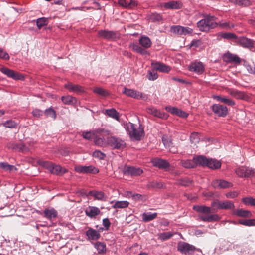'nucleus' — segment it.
Wrapping results in <instances>:
<instances>
[{
	"label": "nucleus",
	"instance_id": "obj_36",
	"mask_svg": "<svg viewBox=\"0 0 255 255\" xmlns=\"http://www.w3.org/2000/svg\"><path fill=\"white\" fill-rule=\"evenodd\" d=\"M61 100L66 105H74L77 102V100L75 97L69 95L62 96Z\"/></svg>",
	"mask_w": 255,
	"mask_h": 255
},
{
	"label": "nucleus",
	"instance_id": "obj_53",
	"mask_svg": "<svg viewBox=\"0 0 255 255\" xmlns=\"http://www.w3.org/2000/svg\"><path fill=\"white\" fill-rule=\"evenodd\" d=\"M165 110L172 114L177 115L180 109L176 107L168 106L165 107Z\"/></svg>",
	"mask_w": 255,
	"mask_h": 255
},
{
	"label": "nucleus",
	"instance_id": "obj_2",
	"mask_svg": "<svg viewBox=\"0 0 255 255\" xmlns=\"http://www.w3.org/2000/svg\"><path fill=\"white\" fill-rule=\"evenodd\" d=\"M216 22V18L212 16H206L197 23V27L202 32H208L210 30L218 26Z\"/></svg>",
	"mask_w": 255,
	"mask_h": 255
},
{
	"label": "nucleus",
	"instance_id": "obj_21",
	"mask_svg": "<svg viewBox=\"0 0 255 255\" xmlns=\"http://www.w3.org/2000/svg\"><path fill=\"white\" fill-rule=\"evenodd\" d=\"M233 215L238 217L249 218L252 216V213L250 211L243 209H235L233 211Z\"/></svg>",
	"mask_w": 255,
	"mask_h": 255
},
{
	"label": "nucleus",
	"instance_id": "obj_4",
	"mask_svg": "<svg viewBox=\"0 0 255 255\" xmlns=\"http://www.w3.org/2000/svg\"><path fill=\"white\" fill-rule=\"evenodd\" d=\"M109 134L108 130L104 129H98L95 131L94 134V142L99 146H105L107 144V137Z\"/></svg>",
	"mask_w": 255,
	"mask_h": 255
},
{
	"label": "nucleus",
	"instance_id": "obj_30",
	"mask_svg": "<svg viewBox=\"0 0 255 255\" xmlns=\"http://www.w3.org/2000/svg\"><path fill=\"white\" fill-rule=\"evenodd\" d=\"M88 195L93 196L96 199L98 200H106V197L105 194L102 191H90L88 193Z\"/></svg>",
	"mask_w": 255,
	"mask_h": 255
},
{
	"label": "nucleus",
	"instance_id": "obj_51",
	"mask_svg": "<svg viewBox=\"0 0 255 255\" xmlns=\"http://www.w3.org/2000/svg\"><path fill=\"white\" fill-rule=\"evenodd\" d=\"M245 177H252L255 175V171L254 169L249 167H245Z\"/></svg>",
	"mask_w": 255,
	"mask_h": 255
},
{
	"label": "nucleus",
	"instance_id": "obj_63",
	"mask_svg": "<svg viewBox=\"0 0 255 255\" xmlns=\"http://www.w3.org/2000/svg\"><path fill=\"white\" fill-rule=\"evenodd\" d=\"M29 150V148L25 146L24 144L21 143L19 144V150L18 151L26 153L28 152Z\"/></svg>",
	"mask_w": 255,
	"mask_h": 255
},
{
	"label": "nucleus",
	"instance_id": "obj_3",
	"mask_svg": "<svg viewBox=\"0 0 255 255\" xmlns=\"http://www.w3.org/2000/svg\"><path fill=\"white\" fill-rule=\"evenodd\" d=\"M126 128L128 132L130 137L136 140H140L143 135V129L140 128H137V126L133 123L128 122L126 125Z\"/></svg>",
	"mask_w": 255,
	"mask_h": 255
},
{
	"label": "nucleus",
	"instance_id": "obj_52",
	"mask_svg": "<svg viewBox=\"0 0 255 255\" xmlns=\"http://www.w3.org/2000/svg\"><path fill=\"white\" fill-rule=\"evenodd\" d=\"M129 196L135 201H142L144 198L142 195L137 193H132V192L129 193Z\"/></svg>",
	"mask_w": 255,
	"mask_h": 255
},
{
	"label": "nucleus",
	"instance_id": "obj_57",
	"mask_svg": "<svg viewBox=\"0 0 255 255\" xmlns=\"http://www.w3.org/2000/svg\"><path fill=\"white\" fill-rule=\"evenodd\" d=\"M93 156L94 157L99 158L100 159H104L106 157V155L99 150H96L93 153Z\"/></svg>",
	"mask_w": 255,
	"mask_h": 255
},
{
	"label": "nucleus",
	"instance_id": "obj_46",
	"mask_svg": "<svg viewBox=\"0 0 255 255\" xmlns=\"http://www.w3.org/2000/svg\"><path fill=\"white\" fill-rule=\"evenodd\" d=\"M239 223L247 226H255V219H248V220H243L240 219L239 220Z\"/></svg>",
	"mask_w": 255,
	"mask_h": 255
},
{
	"label": "nucleus",
	"instance_id": "obj_54",
	"mask_svg": "<svg viewBox=\"0 0 255 255\" xmlns=\"http://www.w3.org/2000/svg\"><path fill=\"white\" fill-rule=\"evenodd\" d=\"M221 37L227 39H235L237 38V36L235 34L230 32L222 33Z\"/></svg>",
	"mask_w": 255,
	"mask_h": 255
},
{
	"label": "nucleus",
	"instance_id": "obj_14",
	"mask_svg": "<svg viewBox=\"0 0 255 255\" xmlns=\"http://www.w3.org/2000/svg\"><path fill=\"white\" fill-rule=\"evenodd\" d=\"M171 31L173 33L179 35H186L191 34L192 32V29L189 27L176 25L171 27Z\"/></svg>",
	"mask_w": 255,
	"mask_h": 255
},
{
	"label": "nucleus",
	"instance_id": "obj_37",
	"mask_svg": "<svg viewBox=\"0 0 255 255\" xmlns=\"http://www.w3.org/2000/svg\"><path fill=\"white\" fill-rule=\"evenodd\" d=\"M139 44L144 48H149L152 42L150 39L147 36H142L139 39Z\"/></svg>",
	"mask_w": 255,
	"mask_h": 255
},
{
	"label": "nucleus",
	"instance_id": "obj_61",
	"mask_svg": "<svg viewBox=\"0 0 255 255\" xmlns=\"http://www.w3.org/2000/svg\"><path fill=\"white\" fill-rule=\"evenodd\" d=\"M7 147L8 149H11L13 150L18 151L19 150V144L15 143H9Z\"/></svg>",
	"mask_w": 255,
	"mask_h": 255
},
{
	"label": "nucleus",
	"instance_id": "obj_48",
	"mask_svg": "<svg viewBox=\"0 0 255 255\" xmlns=\"http://www.w3.org/2000/svg\"><path fill=\"white\" fill-rule=\"evenodd\" d=\"M234 3L240 6L247 7L251 5L249 0H235Z\"/></svg>",
	"mask_w": 255,
	"mask_h": 255
},
{
	"label": "nucleus",
	"instance_id": "obj_32",
	"mask_svg": "<svg viewBox=\"0 0 255 255\" xmlns=\"http://www.w3.org/2000/svg\"><path fill=\"white\" fill-rule=\"evenodd\" d=\"M104 113L105 114L108 115L109 117L112 118L118 121H119V113L115 109L111 108L109 109H106Z\"/></svg>",
	"mask_w": 255,
	"mask_h": 255
},
{
	"label": "nucleus",
	"instance_id": "obj_43",
	"mask_svg": "<svg viewBox=\"0 0 255 255\" xmlns=\"http://www.w3.org/2000/svg\"><path fill=\"white\" fill-rule=\"evenodd\" d=\"M182 165L186 168H191L195 167V163L193 160H184L181 161Z\"/></svg>",
	"mask_w": 255,
	"mask_h": 255
},
{
	"label": "nucleus",
	"instance_id": "obj_64",
	"mask_svg": "<svg viewBox=\"0 0 255 255\" xmlns=\"http://www.w3.org/2000/svg\"><path fill=\"white\" fill-rule=\"evenodd\" d=\"M32 113L34 117H39L43 115V112L39 109H36L32 111Z\"/></svg>",
	"mask_w": 255,
	"mask_h": 255
},
{
	"label": "nucleus",
	"instance_id": "obj_47",
	"mask_svg": "<svg viewBox=\"0 0 255 255\" xmlns=\"http://www.w3.org/2000/svg\"><path fill=\"white\" fill-rule=\"evenodd\" d=\"M48 20L46 18L42 17L38 18L36 21V25L40 29L43 26L47 25Z\"/></svg>",
	"mask_w": 255,
	"mask_h": 255
},
{
	"label": "nucleus",
	"instance_id": "obj_60",
	"mask_svg": "<svg viewBox=\"0 0 255 255\" xmlns=\"http://www.w3.org/2000/svg\"><path fill=\"white\" fill-rule=\"evenodd\" d=\"M245 167L238 168L236 170V174L240 177H245Z\"/></svg>",
	"mask_w": 255,
	"mask_h": 255
},
{
	"label": "nucleus",
	"instance_id": "obj_19",
	"mask_svg": "<svg viewBox=\"0 0 255 255\" xmlns=\"http://www.w3.org/2000/svg\"><path fill=\"white\" fill-rule=\"evenodd\" d=\"M212 186L215 188H226L231 186L232 184L224 180H216L212 182Z\"/></svg>",
	"mask_w": 255,
	"mask_h": 255
},
{
	"label": "nucleus",
	"instance_id": "obj_26",
	"mask_svg": "<svg viewBox=\"0 0 255 255\" xmlns=\"http://www.w3.org/2000/svg\"><path fill=\"white\" fill-rule=\"evenodd\" d=\"M153 69L156 71H159L162 72H168L170 70V68L166 65L156 62L153 64Z\"/></svg>",
	"mask_w": 255,
	"mask_h": 255
},
{
	"label": "nucleus",
	"instance_id": "obj_1",
	"mask_svg": "<svg viewBox=\"0 0 255 255\" xmlns=\"http://www.w3.org/2000/svg\"><path fill=\"white\" fill-rule=\"evenodd\" d=\"M193 209L202 214L199 216V218L204 222H213L220 220V217L217 214H210L213 210L209 207L205 206H194Z\"/></svg>",
	"mask_w": 255,
	"mask_h": 255
},
{
	"label": "nucleus",
	"instance_id": "obj_7",
	"mask_svg": "<svg viewBox=\"0 0 255 255\" xmlns=\"http://www.w3.org/2000/svg\"><path fill=\"white\" fill-rule=\"evenodd\" d=\"M123 93L128 96L137 99H141L145 101L148 98L146 95L144 94L141 92L126 87L124 88V90Z\"/></svg>",
	"mask_w": 255,
	"mask_h": 255
},
{
	"label": "nucleus",
	"instance_id": "obj_6",
	"mask_svg": "<svg viewBox=\"0 0 255 255\" xmlns=\"http://www.w3.org/2000/svg\"><path fill=\"white\" fill-rule=\"evenodd\" d=\"M107 144L117 149H122L126 147V143L124 140L114 136L107 137Z\"/></svg>",
	"mask_w": 255,
	"mask_h": 255
},
{
	"label": "nucleus",
	"instance_id": "obj_23",
	"mask_svg": "<svg viewBox=\"0 0 255 255\" xmlns=\"http://www.w3.org/2000/svg\"><path fill=\"white\" fill-rule=\"evenodd\" d=\"M146 111L148 113L155 117L162 119L166 118V116L164 113H162L160 111L153 107H148L146 109Z\"/></svg>",
	"mask_w": 255,
	"mask_h": 255
},
{
	"label": "nucleus",
	"instance_id": "obj_62",
	"mask_svg": "<svg viewBox=\"0 0 255 255\" xmlns=\"http://www.w3.org/2000/svg\"><path fill=\"white\" fill-rule=\"evenodd\" d=\"M0 58H2L6 60H8L9 59V56L8 54L5 52L2 49L0 48Z\"/></svg>",
	"mask_w": 255,
	"mask_h": 255
},
{
	"label": "nucleus",
	"instance_id": "obj_5",
	"mask_svg": "<svg viewBox=\"0 0 255 255\" xmlns=\"http://www.w3.org/2000/svg\"><path fill=\"white\" fill-rule=\"evenodd\" d=\"M42 165L51 173L57 175H62L67 172L66 169L61 167L60 165H55L51 162L44 161Z\"/></svg>",
	"mask_w": 255,
	"mask_h": 255
},
{
	"label": "nucleus",
	"instance_id": "obj_56",
	"mask_svg": "<svg viewBox=\"0 0 255 255\" xmlns=\"http://www.w3.org/2000/svg\"><path fill=\"white\" fill-rule=\"evenodd\" d=\"M190 141L192 143L194 144L198 143L199 141L198 134L195 132L192 133L190 136Z\"/></svg>",
	"mask_w": 255,
	"mask_h": 255
},
{
	"label": "nucleus",
	"instance_id": "obj_17",
	"mask_svg": "<svg viewBox=\"0 0 255 255\" xmlns=\"http://www.w3.org/2000/svg\"><path fill=\"white\" fill-rule=\"evenodd\" d=\"M183 4L179 1H170L164 3L163 6L166 9H179L182 7Z\"/></svg>",
	"mask_w": 255,
	"mask_h": 255
},
{
	"label": "nucleus",
	"instance_id": "obj_44",
	"mask_svg": "<svg viewBox=\"0 0 255 255\" xmlns=\"http://www.w3.org/2000/svg\"><path fill=\"white\" fill-rule=\"evenodd\" d=\"M93 91L97 94L103 97H106L109 95L107 90L101 87H95Z\"/></svg>",
	"mask_w": 255,
	"mask_h": 255
},
{
	"label": "nucleus",
	"instance_id": "obj_12",
	"mask_svg": "<svg viewBox=\"0 0 255 255\" xmlns=\"http://www.w3.org/2000/svg\"><path fill=\"white\" fill-rule=\"evenodd\" d=\"M123 172L126 175L138 176L142 173L143 171L140 168L127 166L123 168Z\"/></svg>",
	"mask_w": 255,
	"mask_h": 255
},
{
	"label": "nucleus",
	"instance_id": "obj_50",
	"mask_svg": "<svg viewBox=\"0 0 255 255\" xmlns=\"http://www.w3.org/2000/svg\"><path fill=\"white\" fill-rule=\"evenodd\" d=\"M44 114L47 117H50L55 119L56 117L55 111L51 108H49L44 111Z\"/></svg>",
	"mask_w": 255,
	"mask_h": 255
},
{
	"label": "nucleus",
	"instance_id": "obj_34",
	"mask_svg": "<svg viewBox=\"0 0 255 255\" xmlns=\"http://www.w3.org/2000/svg\"><path fill=\"white\" fill-rule=\"evenodd\" d=\"M194 161L195 163V167L197 165L204 166L206 165V162L207 161V158L203 156H198L196 157H194Z\"/></svg>",
	"mask_w": 255,
	"mask_h": 255
},
{
	"label": "nucleus",
	"instance_id": "obj_13",
	"mask_svg": "<svg viewBox=\"0 0 255 255\" xmlns=\"http://www.w3.org/2000/svg\"><path fill=\"white\" fill-rule=\"evenodd\" d=\"M75 170L78 173L86 174H96L99 172V170L93 166H77L75 167Z\"/></svg>",
	"mask_w": 255,
	"mask_h": 255
},
{
	"label": "nucleus",
	"instance_id": "obj_22",
	"mask_svg": "<svg viewBox=\"0 0 255 255\" xmlns=\"http://www.w3.org/2000/svg\"><path fill=\"white\" fill-rule=\"evenodd\" d=\"M100 213V209L96 207L89 206L85 210V213L86 215L91 218L96 217Z\"/></svg>",
	"mask_w": 255,
	"mask_h": 255
},
{
	"label": "nucleus",
	"instance_id": "obj_15",
	"mask_svg": "<svg viewBox=\"0 0 255 255\" xmlns=\"http://www.w3.org/2000/svg\"><path fill=\"white\" fill-rule=\"evenodd\" d=\"M151 163L154 166L158 167L160 169L166 170L170 166V164L167 160L159 158L152 159Z\"/></svg>",
	"mask_w": 255,
	"mask_h": 255
},
{
	"label": "nucleus",
	"instance_id": "obj_29",
	"mask_svg": "<svg viewBox=\"0 0 255 255\" xmlns=\"http://www.w3.org/2000/svg\"><path fill=\"white\" fill-rule=\"evenodd\" d=\"M214 98L217 101H220L228 106H233L235 105V102L231 99L227 98L221 95L215 96Z\"/></svg>",
	"mask_w": 255,
	"mask_h": 255
},
{
	"label": "nucleus",
	"instance_id": "obj_8",
	"mask_svg": "<svg viewBox=\"0 0 255 255\" xmlns=\"http://www.w3.org/2000/svg\"><path fill=\"white\" fill-rule=\"evenodd\" d=\"M100 37L108 40H115L120 38V34L118 32L108 30H100L98 31Z\"/></svg>",
	"mask_w": 255,
	"mask_h": 255
},
{
	"label": "nucleus",
	"instance_id": "obj_28",
	"mask_svg": "<svg viewBox=\"0 0 255 255\" xmlns=\"http://www.w3.org/2000/svg\"><path fill=\"white\" fill-rule=\"evenodd\" d=\"M214 98L217 101H220L228 106H233L235 105V102L231 99L227 98L221 95L215 96Z\"/></svg>",
	"mask_w": 255,
	"mask_h": 255
},
{
	"label": "nucleus",
	"instance_id": "obj_9",
	"mask_svg": "<svg viewBox=\"0 0 255 255\" xmlns=\"http://www.w3.org/2000/svg\"><path fill=\"white\" fill-rule=\"evenodd\" d=\"M212 110L214 114L220 117H225L228 113L227 107L219 104H213L212 106Z\"/></svg>",
	"mask_w": 255,
	"mask_h": 255
},
{
	"label": "nucleus",
	"instance_id": "obj_31",
	"mask_svg": "<svg viewBox=\"0 0 255 255\" xmlns=\"http://www.w3.org/2000/svg\"><path fill=\"white\" fill-rule=\"evenodd\" d=\"M86 235L91 240H98L100 237V234L97 231L89 228L86 232Z\"/></svg>",
	"mask_w": 255,
	"mask_h": 255
},
{
	"label": "nucleus",
	"instance_id": "obj_55",
	"mask_svg": "<svg viewBox=\"0 0 255 255\" xmlns=\"http://www.w3.org/2000/svg\"><path fill=\"white\" fill-rule=\"evenodd\" d=\"M3 126L8 128H14L16 127L17 124L13 121L8 120L3 123Z\"/></svg>",
	"mask_w": 255,
	"mask_h": 255
},
{
	"label": "nucleus",
	"instance_id": "obj_24",
	"mask_svg": "<svg viewBox=\"0 0 255 255\" xmlns=\"http://www.w3.org/2000/svg\"><path fill=\"white\" fill-rule=\"evenodd\" d=\"M120 5L127 8H131L137 5V2L132 0H118Z\"/></svg>",
	"mask_w": 255,
	"mask_h": 255
},
{
	"label": "nucleus",
	"instance_id": "obj_59",
	"mask_svg": "<svg viewBox=\"0 0 255 255\" xmlns=\"http://www.w3.org/2000/svg\"><path fill=\"white\" fill-rule=\"evenodd\" d=\"M147 76L149 80H154L157 78L158 75L157 73L154 71V70H152V71H150L148 73Z\"/></svg>",
	"mask_w": 255,
	"mask_h": 255
},
{
	"label": "nucleus",
	"instance_id": "obj_27",
	"mask_svg": "<svg viewBox=\"0 0 255 255\" xmlns=\"http://www.w3.org/2000/svg\"><path fill=\"white\" fill-rule=\"evenodd\" d=\"M44 217L49 220H52L57 216L58 213L54 208L46 209L44 212Z\"/></svg>",
	"mask_w": 255,
	"mask_h": 255
},
{
	"label": "nucleus",
	"instance_id": "obj_18",
	"mask_svg": "<svg viewBox=\"0 0 255 255\" xmlns=\"http://www.w3.org/2000/svg\"><path fill=\"white\" fill-rule=\"evenodd\" d=\"M224 60L228 63L239 64L241 62V59L237 55L230 53H227L224 54Z\"/></svg>",
	"mask_w": 255,
	"mask_h": 255
},
{
	"label": "nucleus",
	"instance_id": "obj_38",
	"mask_svg": "<svg viewBox=\"0 0 255 255\" xmlns=\"http://www.w3.org/2000/svg\"><path fill=\"white\" fill-rule=\"evenodd\" d=\"M220 205V209L230 210L234 208L235 206L232 201L226 200L224 201H221Z\"/></svg>",
	"mask_w": 255,
	"mask_h": 255
},
{
	"label": "nucleus",
	"instance_id": "obj_42",
	"mask_svg": "<svg viewBox=\"0 0 255 255\" xmlns=\"http://www.w3.org/2000/svg\"><path fill=\"white\" fill-rule=\"evenodd\" d=\"M0 168L4 169L6 171H13V170H16L17 169L14 166L10 165L7 163L0 162Z\"/></svg>",
	"mask_w": 255,
	"mask_h": 255
},
{
	"label": "nucleus",
	"instance_id": "obj_11",
	"mask_svg": "<svg viewBox=\"0 0 255 255\" xmlns=\"http://www.w3.org/2000/svg\"><path fill=\"white\" fill-rule=\"evenodd\" d=\"M0 70L8 77L14 80H21L24 78L23 76L21 74L7 67H2L0 68Z\"/></svg>",
	"mask_w": 255,
	"mask_h": 255
},
{
	"label": "nucleus",
	"instance_id": "obj_10",
	"mask_svg": "<svg viewBox=\"0 0 255 255\" xmlns=\"http://www.w3.org/2000/svg\"><path fill=\"white\" fill-rule=\"evenodd\" d=\"M195 247L187 243L181 242L178 244V250L185 254H190L193 253Z\"/></svg>",
	"mask_w": 255,
	"mask_h": 255
},
{
	"label": "nucleus",
	"instance_id": "obj_39",
	"mask_svg": "<svg viewBox=\"0 0 255 255\" xmlns=\"http://www.w3.org/2000/svg\"><path fill=\"white\" fill-rule=\"evenodd\" d=\"M157 214L156 213H144L142 214V219L145 222H149L156 218Z\"/></svg>",
	"mask_w": 255,
	"mask_h": 255
},
{
	"label": "nucleus",
	"instance_id": "obj_20",
	"mask_svg": "<svg viewBox=\"0 0 255 255\" xmlns=\"http://www.w3.org/2000/svg\"><path fill=\"white\" fill-rule=\"evenodd\" d=\"M239 42L243 47L250 49L254 47V41L251 39L242 37L240 38Z\"/></svg>",
	"mask_w": 255,
	"mask_h": 255
},
{
	"label": "nucleus",
	"instance_id": "obj_16",
	"mask_svg": "<svg viewBox=\"0 0 255 255\" xmlns=\"http://www.w3.org/2000/svg\"><path fill=\"white\" fill-rule=\"evenodd\" d=\"M189 70L198 74H202L204 71V65L201 62H192L189 66Z\"/></svg>",
	"mask_w": 255,
	"mask_h": 255
},
{
	"label": "nucleus",
	"instance_id": "obj_35",
	"mask_svg": "<svg viewBox=\"0 0 255 255\" xmlns=\"http://www.w3.org/2000/svg\"><path fill=\"white\" fill-rule=\"evenodd\" d=\"M148 20L152 22H159L162 20V16L160 14L152 13L147 16Z\"/></svg>",
	"mask_w": 255,
	"mask_h": 255
},
{
	"label": "nucleus",
	"instance_id": "obj_49",
	"mask_svg": "<svg viewBox=\"0 0 255 255\" xmlns=\"http://www.w3.org/2000/svg\"><path fill=\"white\" fill-rule=\"evenodd\" d=\"M243 202L246 205L255 206V198L252 197H247L242 199Z\"/></svg>",
	"mask_w": 255,
	"mask_h": 255
},
{
	"label": "nucleus",
	"instance_id": "obj_40",
	"mask_svg": "<svg viewBox=\"0 0 255 255\" xmlns=\"http://www.w3.org/2000/svg\"><path fill=\"white\" fill-rule=\"evenodd\" d=\"M129 202L127 201H116L114 205L112 206L113 208H124L128 207Z\"/></svg>",
	"mask_w": 255,
	"mask_h": 255
},
{
	"label": "nucleus",
	"instance_id": "obj_25",
	"mask_svg": "<svg viewBox=\"0 0 255 255\" xmlns=\"http://www.w3.org/2000/svg\"><path fill=\"white\" fill-rule=\"evenodd\" d=\"M65 87L68 89L69 91L76 92L77 93H80L84 91L82 87L78 85L73 84L72 83H69L65 84Z\"/></svg>",
	"mask_w": 255,
	"mask_h": 255
},
{
	"label": "nucleus",
	"instance_id": "obj_33",
	"mask_svg": "<svg viewBox=\"0 0 255 255\" xmlns=\"http://www.w3.org/2000/svg\"><path fill=\"white\" fill-rule=\"evenodd\" d=\"M206 166L211 169H216L220 168L221 163L215 159H207Z\"/></svg>",
	"mask_w": 255,
	"mask_h": 255
},
{
	"label": "nucleus",
	"instance_id": "obj_58",
	"mask_svg": "<svg viewBox=\"0 0 255 255\" xmlns=\"http://www.w3.org/2000/svg\"><path fill=\"white\" fill-rule=\"evenodd\" d=\"M94 133H95V131L93 133H92L91 132H83L82 136L85 139L90 140V139L94 138Z\"/></svg>",
	"mask_w": 255,
	"mask_h": 255
},
{
	"label": "nucleus",
	"instance_id": "obj_41",
	"mask_svg": "<svg viewBox=\"0 0 255 255\" xmlns=\"http://www.w3.org/2000/svg\"><path fill=\"white\" fill-rule=\"evenodd\" d=\"M130 47H131L134 51L142 55H145L147 54V51L145 49V48H142L138 44H133L130 45Z\"/></svg>",
	"mask_w": 255,
	"mask_h": 255
},
{
	"label": "nucleus",
	"instance_id": "obj_45",
	"mask_svg": "<svg viewBox=\"0 0 255 255\" xmlns=\"http://www.w3.org/2000/svg\"><path fill=\"white\" fill-rule=\"evenodd\" d=\"M95 247L98 250V252L100 254L105 253L106 251V245L104 243L97 242L95 245Z\"/></svg>",
	"mask_w": 255,
	"mask_h": 255
}]
</instances>
